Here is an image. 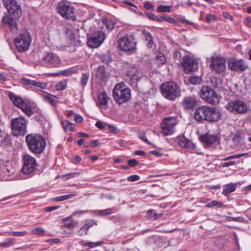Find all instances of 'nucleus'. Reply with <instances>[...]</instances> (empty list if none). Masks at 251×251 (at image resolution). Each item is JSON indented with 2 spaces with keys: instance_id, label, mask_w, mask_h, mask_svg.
I'll return each mask as SVG.
<instances>
[{
  "instance_id": "nucleus-53",
  "label": "nucleus",
  "mask_w": 251,
  "mask_h": 251,
  "mask_svg": "<svg viewBox=\"0 0 251 251\" xmlns=\"http://www.w3.org/2000/svg\"><path fill=\"white\" fill-rule=\"evenodd\" d=\"M138 137L140 139L147 144L149 145L151 144V142L147 139L146 135L144 133H139Z\"/></svg>"
},
{
  "instance_id": "nucleus-21",
  "label": "nucleus",
  "mask_w": 251,
  "mask_h": 251,
  "mask_svg": "<svg viewBox=\"0 0 251 251\" xmlns=\"http://www.w3.org/2000/svg\"><path fill=\"white\" fill-rule=\"evenodd\" d=\"M197 105V101L195 97H185L182 102V105L185 110L193 109Z\"/></svg>"
},
{
  "instance_id": "nucleus-31",
  "label": "nucleus",
  "mask_w": 251,
  "mask_h": 251,
  "mask_svg": "<svg viewBox=\"0 0 251 251\" xmlns=\"http://www.w3.org/2000/svg\"><path fill=\"white\" fill-rule=\"evenodd\" d=\"M44 100L45 101L49 102L52 105H56L59 103V101L56 100L54 96L49 94L44 97Z\"/></svg>"
},
{
  "instance_id": "nucleus-27",
  "label": "nucleus",
  "mask_w": 251,
  "mask_h": 251,
  "mask_svg": "<svg viewBox=\"0 0 251 251\" xmlns=\"http://www.w3.org/2000/svg\"><path fill=\"white\" fill-rule=\"evenodd\" d=\"M237 188L236 183L227 184L224 186L222 194L224 195L227 196L231 193L235 191Z\"/></svg>"
},
{
  "instance_id": "nucleus-60",
  "label": "nucleus",
  "mask_w": 251,
  "mask_h": 251,
  "mask_svg": "<svg viewBox=\"0 0 251 251\" xmlns=\"http://www.w3.org/2000/svg\"><path fill=\"white\" fill-rule=\"evenodd\" d=\"M88 212V210H84V211H82V210H78V211H75V212L73 213L72 214V216H74L75 215H78V216H80V215H82L84 213H87Z\"/></svg>"
},
{
  "instance_id": "nucleus-37",
  "label": "nucleus",
  "mask_w": 251,
  "mask_h": 251,
  "mask_svg": "<svg viewBox=\"0 0 251 251\" xmlns=\"http://www.w3.org/2000/svg\"><path fill=\"white\" fill-rule=\"evenodd\" d=\"M63 221L64 222V226L68 228H72L74 226L73 223L72 216H69L65 217L63 219Z\"/></svg>"
},
{
  "instance_id": "nucleus-16",
  "label": "nucleus",
  "mask_w": 251,
  "mask_h": 251,
  "mask_svg": "<svg viewBox=\"0 0 251 251\" xmlns=\"http://www.w3.org/2000/svg\"><path fill=\"white\" fill-rule=\"evenodd\" d=\"M227 65L230 70L237 72L245 71L248 68V63L242 59L230 58L227 61Z\"/></svg>"
},
{
  "instance_id": "nucleus-54",
  "label": "nucleus",
  "mask_w": 251,
  "mask_h": 251,
  "mask_svg": "<svg viewBox=\"0 0 251 251\" xmlns=\"http://www.w3.org/2000/svg\"><path fill=\"white\" fill-rule=\"evenodd\" d=\"M74 72L71 69H68L67 70H65L61 71V73L62 75L64 76H69L72 75Z\"/></svg>"
},
{
  "instance_id": "nucleus-15",
  "label": "nucleus",
  "mask_w": 251,
  "mask_h": 251,
  "mask_svg": "<svg viewBox=\"0 0 251 251\" xmlns=\"http://www.w3.org/2000/svg\"><path fill=\"white\" fill-rule=\"evenodd\" d=\"M4 3L9 14L15 19H19L22 16V10L20 5L15 0H4Z\"/></svg>"
},
{
  "instance_id": "nucleus-11",
  "label": "nucleus",
  "mask_w": 251,
  "mask_h": 251,
  "mask_svg": "<svg viewBox=\"0 0 251 251\" xmlns=\"http://www.w3.org/2000/svg\"><path fill=\"white\" fill-rule=\"evenodd\" d=\"M41 64L49 68L58 67L62 63L60 58L52 52L45 53L40 60Z\"/></svg>"
},
{
  "instance_id": "nucleus-26",
  "label": "nucleus",
  "mask_w": 251,
  "mask_h": 251,
  "mask_svg": "<svg viewBox=\"0 0 251 251\" xmlns=\"http://www.w3.org/2000/svg\"><path fill=\"white\" fill-rule=\"evenodd\" d=\"M178 144L180 146L187 149H194V144L184 137H180L178 140Z\"/></svg>"
},
{
  "instance_id": "nucleus-50",
  "label": "nucleus",
  "mask_w": 251,
  "mask_h": 251,
  "mask_svg": "<svg viewBox=\"0 0 251 251\" xmlns=\"http://www.w3.org/2000/svg\"><path fill=\"white\" fill-rule=\"evenodd\" d=\"M108 125H107L106 123L101 121H97L95 124L96 126L100 129H104L106 126H108Z\"/></svg>"
},
{
  "instance_id": "nucleus-58",
  "label": "nucleus",
  "mask_w": 251,
  "mask_h": 251,
  "mask_svg": "<svg viewBox=\"0 0 251 251\" xmlns=\"http://www.w3.org/2000/svg\"><path fill=\"white\" fill-rule=\"evenodd\" d=\"M127 163L129 166L133 167L135 166L137 164L138 162L136 159H132L128 160L127 161Z\"/></svg>"
},
{
  "instance_id": "nucleus-61",
  "label": "nucleus",
  "mask_w": 251,
  "mask_h": 251,
  "mask_svg": "<svg viewBox=\"0 0 251 251\" xmlns=\"http://www.w3.org/2000/svg\"><path fill=\"white\" fill-rule=\"evenodd\" d=\"M235 164V161H229L221 164V166L222 167H226L229 166L234 165Z\"/></svg>"
},
{
  "instance_id": "nucleus-4",
  "label": "nucleus",
  "mask_w": 251,
  "mask_h": 251,
  "mask_svg": "<svg viewBox=\"0 0 251 251\" xmlns=\"http://www.w3.org/2000/svg\"><path fill=\"white\" fill-rule=\"evenodd\" d=\"M161 92L165 98L171 100H175L180 95L179 87L173 81L163 83L161 86Z\"/></svg>"
},
{
  "instance_id": "nucleus-14",
  "label": "nucleus",
  "mask_w": 251,
  "mask_h": 251,
  "mask_svg": "<svg viewBox=\"0 0 251 251\" xmlns=\"http://www.w3.org/2000/svg\"><path fill=\"white\" fill-rule=\"evenodd\" d=\"M23 166L22 169V172L25 175H31L33 174L37 166V162L34 157L30 155L26 154L23 157Z\"/></svg>"
},
{
  "instance_id": "nucleus-43",
  "label": "nucleus",
  "mask_w": 251,
  "mask_h": 251,
  "mask_svg": "<svg viewBox=\"0 0 251 251\" xmlns=\"http://www.w3.org/2000/svg\"><path fill=\"white\" fill-rule=\"evenodd\" d=\"M75 196L74 194H69L67 195H63L55 198V200L57 201H64L65 200L72 198Z\"/></svg>"
},
{
  "instance_id": "nucleus-6",
  "label": "nucleus",
  "mask_w": 251,
  "mask_h": 251,
  "mask_svg": "<svg viewBox=\"0 0 251 251\" xmlns=\"http://www.w3.org/2000/svg\"><path fill=\"white\" fill-rule=\"evenodd\" d=\"M200 96L205 102L212 105H217L220 101V97L215 90L208 86H203L201 87Z\"/></svg>"
},
{
  "instance_id": "nucleus-59",
  "label": "nucleus",
  "mask_w": 251,
  "mask_h": 251,
  "mask_svg": "<svg viewBox=\"0 0 251 251\" xmlns=\"http://www.w3.org/2000/svg\"><path fill=\"white\" fill-rule=\"evenodd\" d=\"M146 14L147 15L148 18L152 21H155V19L156 18V16L153 13L148 12L146 13Z\"/></svg>"
},
{
  "instance_id": "nucleus-7",
  "label": "nucleus",
  "mask_w": 251,
  "mask_h": 251,
  "mask_svg": "<svg viewBox=\"0 0 251 251\" xmlns=\"http://www.w3.org/2000/svg\"><path fill=\"white\" fill-rule=\"evenodd\" d=\"M27 120L21 116L12 119L11 122L12 133L14 136H23L26 132Z\"/></svg>"
},
{
  "instance_id": "nucleus-28",
  "label": "nucleus",
  "mask_w": 251,
  "mask_h": 251,
  "mask_svg": "<svg viewBox=\"0 0 251 251\" xmlns=\"http://www.w3.org/2000/svg\"><path fill=\"white\" fill-rule=\"evenodd\" d=\"M232 140L234 145H239L243 141V138L240 132H237L231 134Z\"/></svg>"
},
{
  "instance_id": "nucleus-42",
  "label": "nucleus",
  "mask_w": 251,
  "mask_h": 251,
  "mask_svg": "<svg viewBox=\"0 0 251 251\" xmlns=\"http://www.w3.org/2000/svg\"><path fill=\"white\" fill-rule=\"evenodd\" d=\"M89 78V75L88 73H84L82 74L80 79V84L82 87H84L87 85Z\"/></svg>"
},
{
  "instance_id": "nucleus-1",
  "label": "nucleus",
  "mask_w": 251,
  "mask_h": 251,
  "mask_svg": "<svg viewBox=\"0 0 251 251\" xmlns=\"http://www.w3.org/2000/svg\"><path fill=\"white\" fill-rule=\"evenodd\" d=\"M221 116V113L218 109L207 106H200L196 109L194 115L195 119L198 122L212 123L217 122Z\"/></svg>"
},
{
  "instance_id": "nucleus-63",
  "label": "nucleus",
  "mask_w": 251,
  "mask_h": 251,
  "mask_svg": "<svg viewBox=\"0 0 251 251\" xmlns=\"http://www.w3.org/2000/svg\"><path fill=\"white\" fill-rule=\"evenodd\" d=\"M144 6L148 10H152L154 8L153 6L148 1L145 2Z\"/></svg>"
},
{
  "instance_id": "nucleus-46",
  "label": "nucleus",
  "mask_w": 251,
  "mask_h": 251,
  "mask_svg": "<svg viewBox=\"0 0 251 251\" xmlns=\"http://www.w3.org/2000/svg\"><path fill=\"white\" fill-rule=\"evenodd\" d=\"M214 206H217L218 207H222L224 206V204L221 202H218L216 201H213L207 204L206 205V206L208 207H211Z\"/></svg>"
},
{
  "instance_id": "nucleus-51",
  "label": "nucleus",
  "mask_w": 251,
  "mask_h": 251,
  "mask_svg": "<svg viewBox=\"0 0 251 251\" xmlns=\"http://www.w3.org/2000/svg\"><path fill=\"white\" fill-rule=\"evenodd\" d=\"M113 208H108L105 210H99L98 213L100 215H107L112 213Z\"/></svg>"
},
{
  "instance_id": "nucleus-44",
  "label": "nucleus",
  "mask_w": 251,
  "mask_h": 251,
  "mask_svg": "<svg viewBox=\"0 0 251 251\" xmlns=\"http://www.w3.org/2000/svg\"><path fill=\"white\" fill-rule=\"evenodd\" d=\"M201 81V78L199 76H192L189 78V82L193 84H200Z\"/></svg>"
},
{
  "instance_id": "nucleus-39",
  "label": "nucleus",
  "mask_w": 251,
  "mask_h": 251,
  "mask_svg": "<svg viewBox=\"0 0 251 251\" xmlns=\"http://www.w3.org/2000/svg\"><path fill=\"white\" fill-rule=\"evenodd\" d=\"M67 86V81L64 80L58 82L55 86V88L57 91H62L66 89Z\"/></svg>"
},
{
  "instance_id": "nucleus-5",
  "label": "nucleus",
  "mask_w": 251,
  "mask_h": 251,
  "mask_svg": "<svg viewBox=\"0 0 251 251\" xmlns=\"http://www.w3.org/2000/svg\"><path fill=\"white\" fill-rule=\"evenodd\" d=\"M226 108L228 111L234 114H245L249 110L248 103L240 99L230 100L226 104Z\"/></svg>"
},
{
  "instance_id": "nucleus-3",
  "label": "nucleus",
  "mask_w": 251,
  "mask_h": 251,
  "mask_svg": "<svg viewBox=\"0 0 251 251\" xmlns=\"http://www.w3.org/2000/svg\"><path fill=\"white\" fill-rule=\"evenodd\" d=\"M115 100L119 104L127 101L131 97L130 90L124 83L117 84L112 91Z\"/></svg>"
},
{
  "instance_id": "nucleus-19",
  "label": "nucleus",
  "mask_w": 251,
  "mask_h": 251,
  "mask_svg": "<svg viewBox=\"0 0 251 251\" xmlns=\"http://www.w3.org/2000/svg\"><path fill=\"white\" fill-rule=\"evenodd\" d=\"M181 64L186 74L195 71L198 69L197 61L188 56L183 57Z\"/></svg>"
},
{
  "instance_id": "nucleus-20",
  "label": "nucleus",
  "mask_w": 251,
  "mask_h": 251,
  "mask_svg": "<svg viewBox=\"0 0 251 251\" xmlns=\"http://www.w3.org/2000/svg\"><path fill=\"white\" fill-rule=\"evenodd\" d=\"M126 74L127 77L126 79L130 85L136 84L140 79L139 72L137 69L133 66H128Z\"/></svg>"
},
{
  "instance_id": "nucleus-38",
  "label": "nucleus",
  "mask_w": 251,
  "mask_h": 251,
  "mask_svg": "<svg viewBox=\"0 0 251 251\" xmlns=\"http://www.w3.org/2000/svg\"><path fill=\"white\" fill-rule=\"evenodd\" d=\"M156 61L157 65L159 66H161L166 63V59L162 53H159L156 56Z\"/></svg>"
},
{
  "instance_id": "nucleus-40",
  "label": "nucleus",
  "mask_w": 251,
  "mask_h": 251,
  "mask_svg": "<svg viewBox=\"0 0 251 251\" xmlns=\"http://www.w3.org/2000/svg\"><path fill=\"white\" fill-rule=\"evenodd\" d=\"M15 243V239L9 238L7 241L2 243H0V247L2 248H7L10 246H12Z\"/></svg>"
},
{
  "instance_id": "nucleus-33",
  "label": "nucleus",
  "mask_w": 251,
  "mask_h": 251,
  "mask_svg": "<svg viewBox=\"0 0 251 251\" xmlns=\"http://www.w3.org/2000/svg\"><path fill=\"white\" fill-rule=\"evenodd\" d=\"M62 125L64 130L66 131H71L75 127V125L73 123H70L67 120L62 121Z\"/></svg>"
},
{
  "instance_id": "nucleus-30",
  "label": "nucleus",
  "mask_w": 251,
  "mask_h": 251,
  "mask_svg": "<svg viewBox=\"0 0 251 251\" xmlns=\"http://www.w3.org/2000/svg\"><path fill=\"white\" fill-rule=\"evenodd\" d=\"M24 82L28 85H32L35 87L41 88L42 89H44L46 87V85L45 83L42 82H37L33 80L25 79L24 80Z\"/></svg>"
},
{
  "instance_id": "nucleus-22",
  "label": "nucleus",
  "mask_w": 251,
  "mask_h": 251,
  "mask_svg": "<svg viewBox=\"0 0 251 251\" xmlns=\"http://www.w3.org/2000/svg\"><path fill=\"white\" fill-rule=\"evenodd\" d=\"M15 18L13 16H11L10 14L9 15H6L2 18V22L8 25L12 30H14L17 29V24L15 21Z\"/></svg>"
},
{
  "instance_id": "nucleus-36",
  "label": "nucleus",
  "mask_w": 251,
  "mask_h": 251,
  "mask_svg": "<svg viewBox=\"0 0 251 251\" xmlns=\"http://www.w3.org/2000/svg\"><path fill=\"white\" fill-rule=\"evenodd\" d=\"M102 23L106 28L109 30L113 29L115 25V23L112 20L108 19H103Z\"/></svg>"
},
{
  "instance_id": "nucleus-29",
  "label": "nucleus",
  "mask_w": 251,
  "mask_h": 251,
  "mask_svg": "<svg viewBox=\"0 0 251 251\" xmlns=\"http://www.w3.org/2000/svg\"><path fill=\"white\" fill-rule=\"evenodd\" d=\"M143 33L145 38L146 40L148 42L147 43V46L149 48H152L153 46V43L152 41V37L151 35V34L148 31L146 30H144L143 31Z\"/></svg>"
},
{
  "instance_id": "nucleus-56",
  "label": "nucleus",
  "mask_w": 251,
  "mask_h": 251,
  "mask_svg": "<svg viewBox=\"0 0 251 251\" xmlns=\"http://www.w3.org/2000/svg\"><path fill=\"white\" fill-rule=\"evenodd\" d=\"M162 18H163V20H165L171 24H176V20L170 17L162 16Z\"/></svg>"
},
{
  "instance_id": "nucleus-45",
  "label": "nucleus",
  "mask_w": 251,
  "mask_h": 251,
  "mask_svg": "<svg viewBox=\"0 0 251 251\" xmlns=\"http://www.w3.org/2000/svg\"><path fill=\"white\" fill-rule=\"evenodd\" d=\"M157 10L160 12H170L171 11V8L170 6L159 5L158 7Z\"/></svg>"
},
{
  "instance_id": "nucleus-55",
  "label": "nucleus",
  "mask_w": 251,
  "mask_h": 251,
  "mask_svg": "<svg viewBox=\"0 0 251 251\" xmlns=\"http://www.w3.org/2000/svg\"><path fill=\"white\" fill-rule=\"evenodd\" d=\"M140 177L138 175H134L129 176L127 179L128 181L132 182L139 180Z\"/></svg>"
},
{
  "instance_id": "nucleus-10",
  "label": "nucleus",
  "mask_w": 251,
  "mask_h": 251,
  "mask_svg": "<svg viewBox=\"0 0 251 251\" xmlns=\"http://www.w3.org/2000/svg\"><path fill=\"white\" fill-rule=\"evenodd\" d=\"M8 97L16 107L21 109L27 116H31L33 112L30 106L20 96L9 92Z\"/></svg>"
},
{
  "instance_id": "nucleus-49",
  "label": "nucleus",
  "mask_w": 251,
  "mask_h": 251,
  "mask_svg": "<svg viewBox=\"0 0 251 251\" xmlns=\"http://www.w3.org/2000/svg\"><path fill=\"white\" fill-rule=\"evenodd\" d=\"M27 232L26 231H10L9 234L10 235L15 236H23L27 234Z\"/></svg>"
},
{
  "instance_id": "nucleus-24",
  "label": "nucleus",
  "mask_w": 251,
  "mask_h": 251,
  "mask_svg": "<svg viewBox=\"0 0 251 251\" xmlns=\"http://www.w3.org/2000/svg\"><path fill=\"white\" fill-rule=\"evenodd\" d=\"M109 98L105 92H101L98 96V101L100 107L104 109L108 107Z\"/></svg>"
},
{
  "instance_id": "nucleus-13",
  "label": "nucleus",
  "mask_w": 251,
  "mask_h": 251,
  "mask_svg": "<svg viewBox=\"0 0 251 251\" xmlns=\"http://www.w3.org/2000/svg\"><path fill=\"white\" fill-rule=\"evenodd\" d=\"M119 49L125 51H131L136 49V43L132 35H127L121 38L118 40Z\"/></svg>"
},
{
  "instance_id": "nucleus-48",
  "label": "nucleus",
  "mask_w": 251,
  "mask_h": 251,
  "mask_svg": "<svg viewBox=\"0 0 251 251\" xmlns=\"http://www.w3.org/2000/svg\"><path fill=\"white\" fill-rule=\"evenodd\" d=\"M80 175V173L78 172H75L70 174H67L63 176V178L65 179H69L73 177H77Z\"/></svg>"
},
{
  "instance_id": "nucleus-34",
  "label": "nucleus",
  "mask_w": 251,
  "mask_h": 251,
  "mask_svg": "<svg viewBox=\"0 0 251 251\" xmlns=\"http://www.w3.org/2000/svg\"><path fill=\"white\" fill-rule=\"evenodd\" d=\"M97 225V221L94 220H87L85 221V224L82 226L81 229L88 230L91 227L94 225Z\"/></svg>"
},
{
  "instance_id": "nucleus-47",
  "label": "nucleus",
  "mask_w": 251,
  "mask_h": 251,
  "mask_svg": "<svg viewBox=\"0 0 251 251\" xmlns=\"http://www.w3.org/2000/svg\"><path fill=\"white\" fill-rule=\"evenodd\" d=\"M147 214L150 218H154V219H156L162 216L161 214L158 215L156 214L154 210H149L147 211Z\"/></svg>"
},
{
  "instance_id": "nucleus-32",
  "label": "nucleus",
  "mask_w": 251,
  "mask_h": 251,
  "mask_svg": "<svg viewBox=\"0 0 251 251\" xmlns=\"http://www.w3.org/2000/svg\"><path fill=\"white\" fill-rule=\"evenodd\" d=\"M96 76L99 79H103L106 77L105 69L104 66H100L98 68Z\"/></svg>"
},
{
  "instance_id": "nucleus-62",
  "label": "nucleus",
  "mask_w": 251,
  "mask_h": 251,
  "mask_svg": "<svg viewBox=\"0 0 251 251\" xmlns=\"http://www.w3.org/2000/svg\"><path fill=\"white\" fill-rule=\"evenodd\" d=\"M75 120L76 123H80L83 121V119L80 115L78 114H75Z\"/></svg>"
},
{
  "instance_id": "nucleus-17",
  "label": "nucleus",
  "mask_w": 251,
  "mask_h": 251,
  "mask_svg": "<svg viewBox=\"0 0 251 251\" xmlns=\"http://www.w3.org/2000/svg\"><path fill=\"white\" fill-rule=\"evenodd\" d=\"M211 59L210 67L212 72L216 74H224L226 69L225 60L219 57H212Z\"/></svg>"
},
{
  "instance_id": "nucleus-12",
  "label": "nucleus",
  "mask_w": 251,
  "mask_h": 251,
  "mask_svg": "<svg viewBox=\"0 0 251 251\" xmlns=\"http://www.w3.org/2000/svg\"><path fill=\"white\" fill-rule=\"evenodd\" d=\"M178 121L176 117H169L165 118L161 125L162 133L166 136L171 135L175 131V126Z\"/></svg>"
},
{
  "instance_id": "nucleus-9",
  "label": "nucleus",
  "mask_w": 251,
  "mask_h": 251,
  "mask_svg": "<svg viewBox=\"0 0 251 251\" xmlns=\"http://www.w3.org/2000/svg\"><path fill=\"white\" fill-rule=\"evenodd\" d=\"M31 42V36L26 31L20 33L14 39L15 44L20 52H24L27 50Z\"/></svg>"
},
{
  "instance_id": "nucleus-18",
  "label": "nucleus",
  "mask_w": 251,
  "mask_h": 251,
  "mask_svg": "<svg viewBox=\"0 0 251 251\" xmlns=\"http://www.w3.org/2000/svg\"><path fill=\"white\" fill-rule=\"evenodd\" d=\"M104 39V33L101 31H99L89 37L88 45L91 48H98L102 44Z\"/></svg>"
},
{
  "instance_id": "nucleus-8",
  "label": "nucleus",
  "mask_w": 251,
  "mask_h": 251,
  "mask_svg": "<svg viewBox=\"0 0 251 251\" xmlns=\"http://www.w3.org/2000/svg\"><path fill=\"white\" fill-rule=\"evenodd\" d=\"M56 9L58 13L64 18L72 21L75 20V8L69 2L64 0L60 1Z\"/></svg>"
},
{
  "instance_id": "nucleus-23",
  "label": "nucleus",
  "mask_w": 251,
  "mask_h": 251,
  "mask_svg": "<svg viewBox=\"0 0 251 251\" xmlns=\"http://www.w3.org/2000/svg\"><path fill=\"white\" fill-rule=\"evenodd\" d=\"M15 18L13 16H11L10 14L9 15H6L2 18V22L8 25L12 30H14L17 29V24L15 21Z\"/></svg>"
},
{
  "instance_id": "nucleus-52",
  "label": "nucleus",
  "mask_w": 251,
  "mask_h": 251,
  "mask_svg": "<svg viewBox=\"0 0 251 251\" xmlns=\"http://www.w3.org/2000/svg\"><path fill=\"white\" fill-rule=\"evenodd\" d=\"M217 20V17L213 15L210 14H208L206 15L205 17V20L206 22L210 23L212 21H215Z\"/></svg>"
},
{
  "instance_id": "nucleus-25",
  "label": "nucleus",
  "mask_w": 251,
  "mask_h": 251,
  "mask_svg": "<svg viewBox=\"0 0 251 251\" xmlns=\"http://www.w3.org/2000/svg\"><path fill=\"white\" fill-rule=\"evenodd\" d=\"M200 139L202 142L208 144H212L216 141L217 137L211 134L205 133L201 135Z\"/></svg>"
},
{
  "instance_id": "nucleus-35",
  "label": "nucleus",
  "mask_w": 251,
  "mask_h": 251,
  "mask_svg": "<svg viewBox=\"0 0 251 251\" xmlns=\"http://www.w3.org/2000/svg\"><path fill=\"white\" fill-rule=\"evenodd\" d=\"M102 242H93L89 241V242H85L83 241H81L80 242V245L83 246L89 247L92 248H94V247H96L99 246H100L102 244Z\"/></svg>"
},
{
  "instance_id": "nucleus-57",
  "label": "nucleus",
  "mask_w": 251,
  "mask_h": 251,
  "mask_svg": "<svg viewBox=\"0 0 251 251\" xmlns=\"http://www.w3.org/2000/svg\"><path fill=\"white\" fill-rule=\"evenodd\" d=\"M100 59L102 62L105 64H108L110 62L109 57L106 55H102L100 57Z\"/></svg>"
},
{
  "instance_id": "nucleus-64",
  "label": "nucleus",
  "mask_w": 251,
  "mask_h": 251,
  "mask_svg": "<svg viewBox=\"0 0 251 251\" xmlns=\"http://www.w3.org/2000/svg\"><path fill=\"white\" fill-rule=\"evenodd\" d=\"M245 25L248 27L251 28V17H247L244 22Z\"/></svg>"
},
{
  "instance_id": "nucleus-2",
  "label": "nucleus",
  "mask_w": 251,
  "mask_h": 251,
  "mask_svg": "<svg viewBox=\"0 0 251 251\" xmlns=\"http://www.w3.org/2000/svg\"><path fill=\"white\" fill-rule=\"evenodd\" d=\"M25 141L29 150L36 154L42 153L46 146L45 139L39 134H27L26 136Z\"/></svg>"
},
{
  "instance_id": "nucleus-41",
  "label": "nucleus",
  "mask_w": 251,
  "mask_h": 251,
  "mask_svg": "<svg viewBox=\"0 0 251 251\" xmlns=\"http://www.w3.org/2000/svg\"><path fill=\"white\" fill-rule=\"evenodd\" d=\"M31 232L37 235H43L45 234V231L43 228L37 227L31 229Z\"/></svg>"
}]
</instances>
